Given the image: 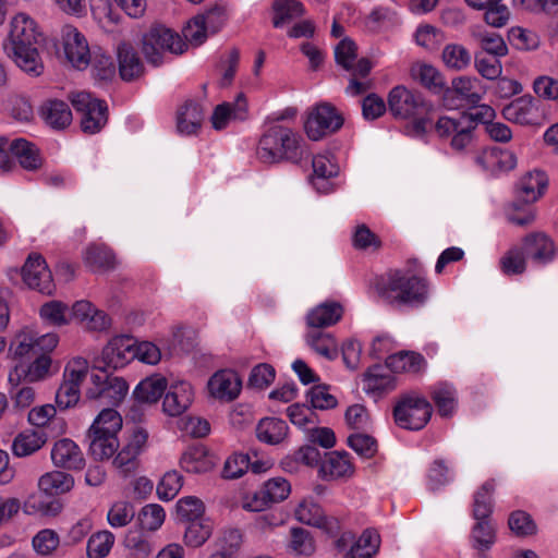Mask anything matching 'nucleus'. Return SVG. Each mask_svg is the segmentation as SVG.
<instances>
[{"label": "nucleus", "instance_id": "nucleus-21", "mask_svg": "<svg viewBox=\"0 0 558 558\" xmlns=\"http://www.w3.org/2000/svg\"><path fill=\"white\" fill-rule=\"evenodd\" d=\"M193 399L194 391L190 383L183 380L173 383L163 398V412L169 416H179L190 408Z\"/></svg>", "mask_w": 558, "mask_h": 558}, {"label": "nucleus", "instance_id": "nucleus-58", "mask_svg": "<svg viewBox=\"0 0 558 558\" xmlns=\"http://www.w3.org/2000/svg\"><path fill=\"white\" fill-rule=\"evenodd\" d=\"M122 427L120 414L112 408L104 409L95 418L89 429L101 433L118 434Z\"/></svg>", "mask_w": 558, "mask_h": 558}, {"label": "nucleus", "instance_id": "nucleus-3", "mask_svg": "<svg viewBox=\"0 0 558 558\" xmlns=\"http://www.w3.org/2000/svg\"><path fill=\"white\" fill-rule=\"evenodd\" d=\"M428 293L425 278L404 270L389 272L379 287L380 296L396 306L421 307L427 302Z\"/></svg>", "mask_w": 558, "mask_h": 558}, {"label": "nucleus", "instance_id": "nucleus-53", "mask_svg": "<svg viewBox=\"0 0 558 558\" xmlns=\"http://www.w3.org/2000/svg\"><path fill=\"white\" fill-rule=\"evenodd\" d=\"M175 508L178 518L181 521L189 523L204 518V502L195 496L180 498L177 501Z\"/></svg>", "mask_w": 558, "mask_h": 558}, {"label": "nucleus", "instance_id": "nucleus-19", "mask_svg": "<svg viewBox=\"0 0 558 558\" xmlns=\"http://www.w3.org/2000/svg\"><path fill=\"white\" fill-rule=\"evenodd\" d=\"M547 185L548 178L544 171H529L517 183V201L523 204L535 203L543 196Z\"/></svg>", "mask_w": 558, "mask_h": 558}, {"label": "nucleus", "instance_id": "nucleus-4", "mask_svg": "<svg viewBox=\"0 0 558 558\" xmlns=\"http://www.w3.org/2000/svg\"><path fill=\"white\" fill-rule=\"evenodd\" d=\"M433 414L429 401L417 392L401 396L393 409L396 424L404 429L420 430L426 426Z\"/></svg>", "mask_w": 558, "mask_h": 558}, {"label": "nucleus", "instance_id": "nucleus-34", "mask_svg": "<svg viewBox=\"0 0 558 558\" xmlns=\"http://www.w3.org/2000/svg\"><path fill=\"white\" fill-rule=\"evenodd\" d=\"M167 389V379L160 374H155L143 379L134 389V397L144 403H155Z\"/></svg>", "mask_w": 558, "mask_h": 558}, {"label": "nucleus", "instance_id": "nucleus-12", "mask_svg": "<svg viewBox=\"0 0 558 558\" xmlns=\"http://www.w3.org/2000/svg\"><path fill=\"white\" fill-rule=\"evenodd\" d=\"M484 93L482 82L477 77L459 76L452 80L451 87L445 92L444 106L448 109L457 107L454 96H458L468 105H477L482 100Z\"/></svg>", "mask_w": 558, "mask_h": 558}, {"label": "nucleus", "instance_id": "nucleus-59", "mask_svg": "<svg viewBox=\"0 0 558 558\" xmlns=\"http://www.w3.org/2000/svg\"><path fill=\"white\" fill-rule=\"evenodd\" d=\"M473 546L480 551L488 550L495 543V530L486 519L477 520L472 530Z\"/></svg>", "mask_w": 558, "mask_h": 558}, {"label": "nucleus", "instance_id": "nucleus-45", "mask_svg": "<svg viewBox=\"0 0 558 558\" xmlns=\"http://www.w3.org/2000/svg\"><path fill=\"white\" fill-rule=\"evenodd\" d=\"M445 65L454 71H462L471 63L470 51L460 44H448L441 53Z\"/></svg>", "mask_w": 558, "mask_h": 558}, {"label": "nucleus", "instance_id": "nucleus-22", "mask_svg": "<svg viewBox=\"0 0 558 558\" xmlns=\"http://www.w3.org/2000/svg\"><path fill=\"white\" fill-rule=\"evenodd\" d=\"M318 473L325 481L351 477L354 473V466L350 459V454L345 451H332L326 453L324 460L319 464Z\"/></svg>", "mask_w": 558, "mask_h": 558}, {"label": "nucleus", "instance_id": "nucleus-47", "mask_svg": "<svg viewBox=\"0 0 558 558\" xmlns=\"http://www.w3.org/2000/svg\"><path fill=\"white\" fill-rule=\"evenodd\" d=\"M124 546L135 558H147L154 550L153 542L141 530H129L124 537Z\"/></svg>", "mask_w": 558, "mask_h": 558}, {"label": "nucleus", "instance_id": "nucleus-44", "mask_svg": "<svg viewBox=\"0 0 558 558\" xmlns=\"http://www.w3.org/2000/svg\"><path fill=\"white\" fill-rule=\"evenodd\" d=\"M46 442L44 435L37 432L20 433L13 440L12 451L16 457H27L38 451Z\"/></svg>", "mask_w": 558, "mask_h": 558}, {"label": "nucleus", "instance_id": "nucleus-14", "mask_svg": "<svg viewBox=\"0 0 558 558\" xmlns=\"http://www.w3.org/2000/svg\"><path fill=\"white\" fill-rule=\"evenodd\" d=\"M34 361L29 364L19 363L9 373V383L17 388L23 383H36L45 379L51 367V357L48 354L40 353L34 355Z\"/></svg>", "mask_w": 558, "mask_h": 558}, {"label": "nucleus", "instance_id": "nucleus-36", "mask_svg": "<svg viewBox=\"0 0 558 558\" xmlns=\"http://www.w3.org/2000/svg\"><path fill=\"white\" fill-rule=\"evenodd\" d=\"M288 434L287 423L277 417L262 418L256 426L257 438L266 444L276 445L281 442Z\"/></svg>", "mask_w": 558, "mask_h": 558}, {"label": "nucleus", "instance_id": "nucleus-38", "mask_svg": "<svg viewBox=\"0 0 558 558\" xmlns=\"http://www.w3.org/2000/svg\"><path fill=\"white\" fill-rule=\"evenodd\" d=\"M294 515L298 521L307 525L316 527L328 525V518L323 508L312 498H304L295 508Z\"/></svg>", "mask_w": 558, "mask_h": 558}, {"label": "nucleus", "instance_id": "nucleus-39", "mask_svg": "<svg viewBox=\"0 0 558 558\" xmlns=\"http://www.w3.org/2000/svg\"><path fill=\"white\" fill-rule=\"evenodd\" d=\"M94 19L107 32H112L122 22V15L116 11L110 0H92Z\"/></svg>", "mask_w": 558, "mask_h": 558}, {"label": "nucleus", "instance_id": "nucleus-24", "mask_svg": "<svg viewBox=\"0 0 558 558\" xmlns=\"http://www.w3.org/2000/svg\"><path fill=\"white\" fill-rule=\"evenodd\" d=\"M51 459L56 466L68 470H80L85 462L80 447L69 438L60 439L54 444Z\"/></svg>", "mask_w": 558, "mask_h": 558}, {"label": "nucleus", "instance_id": "nucleus-43", "mask_svg": "<svg viewBox=\"0 0 558 558\" xmlns=\"http://www.w3.org/2000/svg\"><path fill=\"white\" fill-rule=\"evenodd\" d=\"M41 320L50 326L61 327L70 323V311L66 304L52 300L41 305L39 310Z\"/></svg>", "mask_w": 558, "mask_h": 558}, {"label": "nucleus", "instance_id": "nucleus-60", "mask_svg": "<svg viewBox=\"0 0 558 558\" xmlns=\"http://www.w3.org/2000/svg\"><path fill=\"white\" fill-rule=\"evenodd\" d=\"M267 500L271 504L283 501L291 493L290 483L283 477H272L262 486Z\"/></svg>", "mask_w": 558, "mask_h": 558}, {"label": "nucleus", "instance_id": "nucleus-28", "mask_svg": "<svg viewBox=\"0 0 558 558\" xmlns=\"http://www.w3.org/2000/svg\"><path fill=\"white\" fill-rule=\"evenodd\" d=\"M215 465V457L204 446L190 447L180 459V466L187 473H207Z\"/></svg>", "mask_w": 558, "mask_h": 558}, {"label": "nucleus", "instance_id": "nucleus-5", "mask_svg": "<svg viewBox=\"0 0 558 558\" xmlns=\"http://www.w3.org/2000/svg\"><path fill=\"white\" fill-rule=\"evenodd\" d=\"M186 50L183 38L165 26H154L143 36V53L146 60L159 65L165 51L182 53Z\"/></svg>", "mask_w": 558, "mask_h": 558}, {"label": "nucleus", "instance_id": "nucleus-26", "mask_svg": "<svg viewBox=\"0 0 558 558\" xmlns=\"http://www.w3.org/2000/svg\"><path fill=\"white\" fill-rule=\"evenodd\" d=\"M343 306L336 301H326L313 307L306 314L310 328L320 329L336 325L343 315Z\"/></svg>", "mask_w": 558, "mask_h": 558}, {"label": "nucleus", "instance_id": "nucleus-1", "mask_svg": "<svg viewBox=\"0 0 558 558\" xmlns=\"http://www.w3.org/2000/svg\"><path fill=\"white\" fill-rule=\"evenodd\" d=\"M10 26L9 39L3 44L4 51L25 73L40 75L44 64L36 45L41 35L36 22L21 12L13 16Z\"/></svg>", "mask_w": 558, "mask_h": 558}, {"label": "nucleus", "instance_id": "nucleus-17", "mask_svg": "<svg viewBox=\"0 0 558 558\" xmlns=\"http://www.w3.org/2000/svg\"><path fill=\"white\" fill-rule=\"evenodd\" d=\"M134 339L130 336H116L102 349L101 361L114 369L133 361Z\"/></svg>", "mask_w": 558, "mask_h": 558}, {"label": "nucleus", "instance_id": "nucleus-9", "mask_svg": "<svg viewBox=\"0 0 558 558\" xmlns=\"http://www.w3.org/2000/svg\"><path fill=\"white\" fill-rule=\"evenodd\" d=\"M343 124V118L330 104L316 106L305 122V132L310 140L319 141L324 136L337 132Z\"/></svg>", "mask_w": 558, "mask_h": 558}, {"label": "nucleus", "instance_id": "nucleus-50", "mask_svg": "<svg viewBox=\"0 0 558 558\" xmlns=\"http://www.w3.org/2000/svg\"><path fill=\"white\" fill-rule=\"evenodd\" d=\"M211 533L213 522L207 518L189 522L184 534L185 544L191 547H199L210 537Z\"/></svg>", "mask_w": 558, "mask_h": 558}, {"label": "nucleus", "instance_id": "nucleus-62", "mask_svg": "<svg viewBox=\"0 0 558 558\" xmlns=\"http://www.w3.org/2000/svg\"><path fill=\"white\" fill-rule=\"evenodd\" d=\"M292 424L300 428H311L316 424V414L312 408L302 403H294L287 409Z\"/></svg>", "mask_w": 558, "mask_h": 558}, {"label": "nucleus", "instance_id": "nucleus-13", "mask_svg": "<svg viewBox=\"0 0 558 558\" xmlns=\"http://www.w3.org/2000/svg\"><path fill=\"white\" fill-rule=\"evenodd\" d=\"M22 276L31 289L48 295L54 291L51 271L48 269L46 260L38 254L29 255L23 267Z\"/></svg>", "mask_w": 558, "mask_h": 558}, {"label": "nucleus", "instance_id": "nucleus-63", "mask_svg": "<svg viewBox=\"0 0 558 558\" xmlns=\"http://www.w3.org/2000/svg\"><path fill=\"white\" fill-rule=\"evenodd\" d=\"M482 50L488 56L502 57L508 52L502 37L494 32H483L477 35Z\"/></svg>", "mask_w": 558, "mask_h": 558}, {"label": "nucleus", "instance_id": "nucleus-25", "mask_svg": "<svg viewBox=\"0 0 558 558\" xmlns=\"http://www.w3.org/2000/svg\"><path fill=\"white\" fill-rule=\"evenodd\" d=\"M312 166V185L319 193H329L332 190V184L329 182V179L336 177L339 172L337 163L329 154H318L313 157Z\"/></svg>", "mask_w": 558, "mask_h": 558}, {"label": "nucleus", "instance_id": "nucleus-10", "mask_svg": "<svg viewBox=\"0 0 558 558\" xmlns=\"http://www.w3.org/2000/svg\"><path fill=\"white\" fill-rule=\"evenodd\" d=\"M388 110L397 119H410L426 108L425 100L420 93L403 85L395 86L388 94Z\"/></svg>", "mask_w": 558, "mask_h": 558}, {"label": "nucleus", "instance_id": "nucleus-54", "mask_svg": "<svg viewBox=\"0 0 558 558\" xmlns=\"http://www.w3.org/2000/svg\"><path fill=\"white\" fill-rule=\"evenodd\" d=\"M135 515L134 506L124 500L116 501L107 513V521L113 529L124 527L132 522Z\"/></svg>", "mask_w": 558, "mask_h": 558}, {"label": "nucleus", "instance_id": "nucleus-27", "mask_svg": "<svg viewBox=\"0 0 558 558\" xmlns=\"http://www.w3.org/2000/svg\"><path fill=\"white\" fill-rule=\"evenodd\" d=\"M204 121L203 107L194 101L187 100L177 113V129L182 135H196Z\"/></svg>", "mask_w": 558, "mask_h": 558}, {"label": "nucleus", "instance_id": "nucleus-42", "mask_svg": "<svg viewBox=\"0 0 558 558\" xmlns=\"http://www.w3.org/2000/svg\"><path fill=\"white\" fill-rule=\"evenodd\" d=\"M272 9V24L277 28L304 14L303 4L296 0H276Z\"/></svg>", "mask_w": 558, "mask_h": 558}, {"label": "nucleus", "instance_id": "nucleus-29", "mask_svg": "<svg viewBox=\"0 0 558 558\" xmlns=\"http://www.w3.org/2000/svg\"><path fill=\"white\" fill-rule=\"evenodd\" d=\"M119 74L123 81H134L144 73V64L136 50L126 43L118 46Z\"/></svg>", "mask_w": 558, "mask_h": 558}, {"label": "nucleus", "instance_id": "nucleus-41", "mask_svg": "<svg viewBox=\"0 0 558 558\" xmlns=\"http://www.w3.org/2000/svg\"><path fill=\"white\" fill-rule=\"evenodd\" d=\"M306 342L317 354L328 360L337 357V342L330 333L313 329L307 332Z\"/></svg>", "mask_w": 558, "mask_h": 558}, {"label": "nucleus", "instance_id": "nucleus-35", "mask_svg": "<svg viewBox=\"0 0 558 558\" xmlns=\"http://www.w3.org/2000/svg\"><path fill=\"white\" fill-rule=\"evenodd\" d=\"M387 366L395 373L417 374L425 367V359L415 352H399L386 359Z\"/></svg>", "mask_w": 558, "mask_h": 558}, {"label": "nucleus", "instance_id": "nucleus-16", "mask_svg": "<svg viewBox=\"0 0 558 558\" xmlns=\"http://www.w3.org/2000/svg\"><path fill=\"white\" fill-rule=\"evenodd\" d=\"M475 161L484 171L493 175L513 170L518 162L514 153L498 147L484 149L476 156Z\"/></svg>", "mask_w": 558, "mask_h": 558}, {"label": "nucleus", "instance_id": "nucleus-20", "mask_svg": "<svg viewBox=\"0 0 558 558\" xmlns=\"http://www.w3.org/2000/svg\"><path fill=\"white\" fill-rule=\"evenodd\" d=\"M248 109L244 94H239L234 101L218 105L210 117L215 130L226 129L231 121H244L247 118Z\"/></svg>", "mask_w": 558, "mask_h": 558}, {"label": "nucleus", "instance_id": "nucleus-30", "mask_svg": "<svg viewBox=\"0 0 558 558\" xmlns=\"http://www.w3.org/2000/svg\"><path fill=\"white\" fill-rule=\"evenodd\" d=\"M89 453L95 460H107L111 458L119 448L117 434L88 430Z\"/></svg>", "mask_w": 558, "mask_h": 558}, {"label": "nucleus", "instance_id": "nucleus-46", "mask_svg": "<svg viewBox=\"0 0 558 558\" xmlns=\"http://www.w3.org/2000/svg\"><path fill=\"white\" fill-rule=\"evenodd\" d=\"M495 489L494 481L485 482L474 494L473 517L475 520L487 519L493 511L492 495Z\"/></svg>", "mask_w": 558, "mask_h": 558}, {"label": "nucleus", "instance_id": "nucleus-49", "mask_svg": "<svg viewBox=\"0 0 558 558\" xmlns=\"http://www.w3.org/2000/svg\"><path fill=\"white\" fill-rule=\"evenodd\" d=\"M411 73L415 80L429 90L435 93L442 90L444 77L435 66L425 63L415 64Z\"/></svg>", "mask_w": 558, "mask_h": 558}, {"label": "nucleus", "instance_id": "nucleus-48", "mask_svg": "<svg viewBox=\"0 0 558 558\" xmlns=\"http://www.w3.org/2000/svg\"><path fill=\"white\" fill-rule=\"evenodd\" d=\"M166 519L165 509L158 504H148L138 512V524L141 531L156 532L163 524Z\"/></svg>", "mask_w": 558, "mask_h": 558}, {"label": "nucleus", "instance_id": "nucleus-18", "mask_svg": "<svg viewBox=\"0 0 558 558\" xmlns=\"http://www.w3.org/2000/svg\"><path fill=\"white\" fill-rule=\"evenodd\" d=\"M502 116L506 120L521 125L537 124L541 118L536 101L532 96L526 95L505 106Z\"/></svg>", "mask_w": 558, "mask_h": 558}, {"label": "nucleus", "instance_id": "nucleus-57", "mask_svg": "<svg viewBox=\"0 0 558 558\" xmlns=\"http://www.w3.org/2000/svg\"><path fill=\"white\" fill-rule=\"evenodd\" d=\"M182 485L183 477L178 471L166 472L157 485L158 498L163 501L172 500L181 490Z\"/></svg>", "mask_w": 558, "mask_h": 558}, {"label": "nucleus", "instance_id": "nucleus-52", "mask_svg": "<svg viewBox=\"0 0 558 558\" xmlns=\"http://www.w3.org/2000/svg\"><path fill=\"white\" fill-rule=\"evenodd\" d=\"M10 351L19 359L37 355L35 347V331L31 328H23L19 331L11 342Z\"/></svg>", "mask_w": 558, "mask_h": 558}, {"label": "nucleus", "instance_id": "nucleus-7", "mask_svg": "<svg viewBox=\"0 0 558 558\" xmlns=\"http://www.w3.org/2000/svg\"><path fill=\"white\" fill-rule=\"evenodd\" d=\"M71 104L81 116V126L85 133L95 134L107 123V105L87 92L72 93Z\"/></svg>", "mask_w": 558, "mask_h": 558}, {"label": "nucleus", "instance_id": "nucleus-33", "mask_svg": "<svg viewBox=\"0 0 558 558\" xmlns=\"http://www.w3.org/2000/svg\"><path fill=\"white\" fill-rule=\"evenodd\" d=\"M380 546V536L375 530H365L350 546L342 558H373Z\"/></svg>", "mask_w": 558, "mask_h": 558}, {"label": "nucleus", "instance_id": "nucleus-31", "mask_svg": "<svg viewBox=\"0 0 558 558\" xmlns=\"http://www.w3.org/2000/svg\"><path fill=\"white\" fill-rule=\"evenodd\" d=\"M430 397L442 417H451L458 407L456 388L448 383H439L432 388Z\"/></svg>", "mask_w": 558, "mask_h": 558}, {"label": "nucleus", "instance_id": "nucleus-51", "mask_svg": "<svg viewBox=\"0 0 558 558\" xmlns=\"http://www.w3.org/2000/svg\"><path fill=\"white\" fill-rule=\"evenodd\" d=\"M527 256L522 246H513L500 258V268L505 275H521L526 270Z\"/></svg>", "mask_w": 558, "mask_h": 558}, {"label": "nucleus", "instance_id": "nucleus-55", "mask_svg": "<svg viewBox=\"0 0 558 558\" xmlns=\"http://www.w3.org/2000/svg\"><path fill=\"white\" fill-rule=\"evenodd\" d=\"M84 258L93 269H109L114 266V254L104 245L88 246Z\"/></svg>", "mask_w": 558, "mask_h": 558}, {"label": "nucleus", "instance_id": "nucleus-37", "mask_svg": "<svg viewBox=\"0 0 558 558\" xmlns=\"http://www.w3.org/2000/svg\"><path fill=\"white\" fill-rule=\"evenodd\" d=\"M41 116L53 129H64L72 121V112L68 104L62 100H48L41 107Z\"/></svg>", "mask_w": 558, "mask_h": 558}, {"label": "nucleus", "instance_id": "nucleus-56", "mask_svg": "<svg viewBox=\"0 0 558 558\" xmlns=\"http://www.w3.org/2000/svg\"><path fill=\"white\" fill-rule=\"evenodd\" d=\"M114 544V535L110 531L93 534L87 542L88 558H105Z\"/></svg>", "mask_w": 558, "mask_h": 558}, {"label": "nucleus", "instance_id": "nucleus-15", "mask_svg": "<svg viewBox=\"0 0 558 558\" xmlns=\"http://www.w3.org/2000/svg\"><path fill=\"white\" fill-rule=\"evenodd\" d=\"M522 247L536 266H545L556 257V246L553 240L543 232H531L522 239Z\"/></svg>", "mask_w": 558, "mask_h": 558}, {"label": "nucleus", "instance_id": "nucleus-2", "mask_svg": "<svg viewBox=\"0 0 558 558\" xmlns=\"http://www.w3.org/2000/svg\"><path fill=\"white\" fill-rule=\"evenodd\" d=\"M301 135L283 125L268 126L262 134L256 156L263 163H278L283 160L298 162L304 153Z\"/></svg>", "mask_w": 558, "mask_h": 558}, {"label": "nucleus", "instance_id": "nucleus-40", "mask_svg": "<svg viewBox=\"0 0 558 558\" xmlns=\"http://www.w3.org/2000/svg\"><path fill=\"white\" fill-rule=\"evenodd\" d=\"M73 485V477L61 471L48 472L38 481L39 489L49 496L66 493Z\"/></svg>", "mask_w": 558, "mask_h": 558}, {"label": "nucleus", "instance_id": "nucleus-11", "mask_svg": "<svg viewBox=\"0 0 558 558\" xmlns=\"http://www.w3.org/2000/svg\"><path fill=\"white\" fill-rule=\"evenodd\" d=\"M61 35L68 61L77 70L86 69L90 63V49L85 36L72 25L63 26Z\"/></svg>", "mask_w": 558, "mask_h": 558}, {"label": "nucleus", "instance_id": "nucleus-6", "mask_svg": "<svg viewBox=\"0 0 558 558\" xmlns=\"http://www.w3.org/2000/svg\"><path fill=\"white\" fill-rule=\"evenodd\" d=\"M473 121L463 112L441 116L435 124V131L440 138L449 140L450 147L463 151L473 141Z\"/></svg>", "mask_w": 558, "mask_h": 558}, {"label": "nucleus", "instance_id": "nucleus-8", "mask_svg": "<svg viewBox=\"0 0 558 558\" xmlns=\"http://www.w3.org/2000/svg\"><path fill=\"white\" fill-rule=\"evenodd\" d=\"M129 391L128 383L118 376H110L105 372L93 373L89 386L86 388V398L99 400L107 405H118Z\"/></svg>", "mask_w": 558, "mask_h": 558}, {"label": "nucleus", "instance_id": "nucleus-23", "mask_svg": "<svg viewBox=\"0 0 558 558\" xmlns=\"http://www.w3.org/2000/svg\"><path fill=\"white\" fill-rule=\"evenodd\" d=\"M242 388V380L238 373L223 369L211 376L208 381V389L217 399L231 401L235 399Z\"/></svg>", "mask_w": 558, "mask_h": 558}, {"label": "nucleus", "instance_id": "nucleus-61", "mask_svg": "<svg viewBox=\"0 0 558 558\" xmlns=\"http://www.w3.org/2000/svg\"><path fill=\"white\" fill-rule=\"evenodd\" d=\"M160 348L151 341H136L133 345V360L137 359L140 362L148 365H157L161 360Z\"/></svg>", "mask_w": 558, "mask_h": 558}, {"label": "nucleus", "instance_id": "nucleus-64", "mask_svg": "<svg viewBox=\"0 0 558 558\" xmlns=\"http://www.w3.org/2000/svg\"><path fill=\"white\" fill-rule=\"evenodd\" d=\"M88 362L83 357H74L68 362L63 372V381L81 386L88 374Z\"/></svg>", "mask_w": 558, "mask_h": 558}, {"label": "nucleus", "instance_id": "nucleus-32", "mask_svg": "<svg viewBox=\"0 0 558 558\" xmlns=\"http://www.w3.org/2000/svg\"><path fill=\"white\" fill-rule=\"evenodd\" d=\"M16 158L22 168L36 170L41 166L38 148L24 138L11 140V159Z\"/></svg>", "mask_w": 558, "mask_h": 558}]
</instances>
